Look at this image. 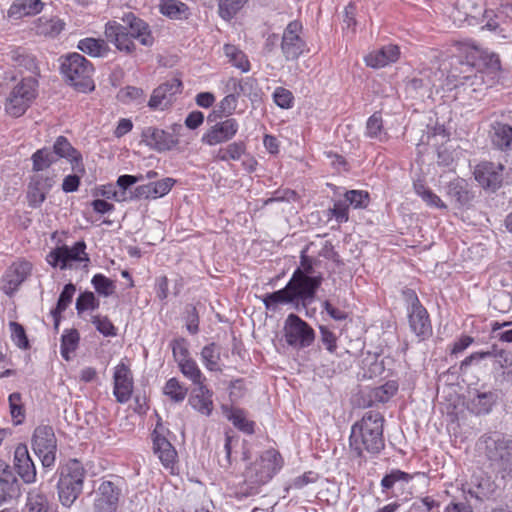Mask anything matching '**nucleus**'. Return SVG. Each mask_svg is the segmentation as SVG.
Returning a JSON list of instances; mask_svg holds the SVG:
<instances>
[{
  "instance_id": "1",
  "label": "nucleus",
  "mask_w": 512,
  "mask_h": 512,
  "mask_svg": "<svg viewBox=\"0 0 512 512\" xmlns=\"http://www.w3.org/2000/svg\"><path fill=\"white\" fill-rule=\"evenodd\" d=\"M384 417L378 411H367L362 418L351 426L349 449L359 464L367 457L378 455L385 447L383 436Z\"/></svg>"
},
{
  "instance_id": "2",
  "label": "nucleus",
  "mask_w": 512,
  "mask_h": 512,
  "mask_svg": "<svg viewBox=\"0 0 512 512\" xmlns=\"http://www.w3.org/2000/svg\"><path fill=\"white\" fill-rule=\"evenodd\" d=\"M122 21L123 24L108 21L104 29L106 39L114 44L119 51L126 54L134 52L136 45L132 39L138 40L141 45L147 47L154 44L152 31L146 21L132 12L124 14Z\"/></svg>"
},
{
  "instance_id": "3",
  "label": "nucleus",
  "mask_w": 512,
  "mask_h": 512,
  "mask_svg": "<svg viewBox=\"0 0 512 512\" xmlns=\"http://www.w3.org/2000/svg\"><path fill=\"white\" fill-rule=\"evenodd\" d=\"M282 458L274 449L264 451L244 472L242 495L247 497L258 493L261 485L266 484L281 469Z\"/></svg>"
},
{
  "instance_id": "4",
  "label": "nucleus",
  "mask_w": 512,
  "mask_h": 512,
  "mask_svg": "<svg viewBox=\"0 0 512 512\" xmlns=\"http://www.w3.org/2000/svg\"><path fill=\"white\" fill-rule=\"evenodd\" d=\"M85 477L86 470L77 459H70L59 468L57 491L63 506L70 507L80 496Z\"/></svg>"
},
{
  "instance_id": "5",
  "label": "nucleus",
  "mask_w": 512,
  "mask_h": 512,
  "mask_svg": "<svg viewBox=\"0 0 512 512\" xmlns=\"http://www.w3.org/2000/svg\"><path fill=\"white\" fill-rule=\"evenodd\" d=\"M61 73L66 80L81 92L94 89L92 79L94 67L92 63L79 53H71L62 58Z\"/></svg>"
},
{
  "instance_id": "6",
  "label": "nucleus",
  "mask_w": 512,
  "mask_h": 512,
  "mask_svg": "<svg viewBox=\"0 0 512 512\" xmlns=\"http://www.w3.org/2000/svg\"><path fill=\"white\" fill-rule=\"evenodd\" d=\"M38 94V81L35 76L23 78L9 93L5 102V111L12 117L22 116L31 106Z\"/></svg>"
},
{
  "instance_id": "7",
  "label": "nucleus",
  "mask_w": 512,
  "mask_h": 512,
  "mask_svg": "<svg viewBox=\"0 0 512 512\" xmlns=\"http://www.w3.org/2000/svg\"><path fill=\"white\" fill-rule=\"evenodd\" d=\"M124 485V479L119 476L103 478L95 490L94 511L116 512Z\"/></svg>"
},
{
  "instance_id": "8",
  "label": "nucleus",
  "mask_w": 512,
  "mask_h": 512,
  "mask_svg": "<svg viewBox=\"0 0 512 512\" xmlns=\"http://www.w3.org/2000/svg\"><path fill=\"white\" fill-rule=\"evenodd\" d=\"M322 280L321 274L317 275V278H304L300 271H294L286 284V290L291 297L292 304H301L306 307L312 303Z\"/></svg>"
},
{
  "instance_id": "9",
  "label": "nucleus",
  "mask_w": 512,
  "mask_h": 512,
  "mask_svg": "<svg viewBox=\"0 0 512 512\" xmlns=\"http://www.w3.org/2000/svg\"><path fill=\"white\" fill-rule=\"evenodd\" d=\"M488 459L503 473L512 477V438L500 435L489 436L485 440Z\"/></svg>"
},
{
  "instance_id": "10",
  "label": "nucleus",
  "mask_w": 512,
  "mask_h": 512,
  "mask_svg": "<svg viewBox=\"0 0 512 512\" xmlns=\"http://www.w3.org/2000/svg\"><path fill=\"white\" fill-rule=\"evenodd\" d=\"M280 47L287 61H295L309 51L300 21L294 20L288 23L282 34Z\"/></svg>"
},
{
  "instance_id": "11",
  "label": "nucleus",
  "mask_w": 512,
  "mask_h": 512,
  "mask_svg": "<svg viewBox=\"0 0 512 512\" xmlns=\"http://www.w3.org/2000/svg\"><path fill=\"white\" fill-rule=\"evenodd\" d=\"M284 337L289 346L302 349L312 345L315 339V332L299 316L289 314L284 323Z\"/></svg>"
},
{
  "instance_id": "12",
  "label": "nucleus",
  "mask_w": 512,
  "mask_h": 512,
  "mask_svg": "<svg viewBox=\"0 0 512 512\" xmlns=\"http://www.w3.org/2000/svg\"><path fill=\"white\" fill-rule=\"evenodd\" d=\"M32 448L44 467H51L56 460L57 440L53 428L38 426L32 437Z\"/></svg>"
},
{
  "instance_id": "13",
  "label": "nucleus",
  "mask_w": 512,
  "mask_h": 512,
  "mask_svg": "<svg viewBox=\"0 0 512 512\" xmlns=\"http://www.w3.org/2000/svg\"><path fill=\"white\" fill-rule=\"evenodd\" d=\"M46 261L52 267H59L64 270L71 267L73 262H89V256L86 253V243L77 241L72 247L62 245L52 249L46 256Z\"/></svg>"
},
{
  "instance_id": "14",
  "label": "nucleus",
  "mask_w": 512,
  "mask_h": 512,
  "mask_svg": "<svg viewBox=\"0 0 512 512\" xmlns=\"http://www.w3.org/2000/svg\"><path fill=\"white\" fill-rule=\"evenodd\" d=\"M504 169V166L500 163L483 162L476 166L474 176L483 188L496 190L504 179L506 183H512V168L510 169L511 173H506L503 176Z\"/></svg>"
},
{
  "instance_id": "15",
  "label": "nucleus",
  "mask_w": 512,
  "mask_h": 512,
  "mask_svg": "<svg viewBox=\"0 0 512 512\" xmlns=\"http://www.w3.org/2000/svg\"><path fill=\"white\" fill-rule=\"evenodd\" d=\"M239 130V123L235 118H226L215 123L201 137V142L208 146H216L231 141Z\"/></svg>"
},
{
  "instance_id": "16",
  "label": "nucleus",
  "mask_w": 512,
  "mask_h": 512,
  "mask_svg": "<svg viewBox=\"0 0 512 512\" xmlns=\"http://www.w3.org/2000/svg\"><path fill=\"white\" fill-rule=\"evenodd\" d=\"M409 325L417 337L425 339L432 333V327L427 310L420 303L414 292L410 293Z\"/></svg>"
},
{
  "instance_id": "17",
  "label": "nucleus",
  "mask_w": 512,
  "mask_h": 512,
  "mask_svg": "<svg viewBox=\"0 0 512 512\" xmlns=\"http://www.w3.org/2000/svg\"><path fill=\"white\" fill-rule=\"evenodd\" d=\"M134 388L133 376L129 366L123 361L117 364L113 373V395L117 402L127 403Z\"/></svg>"
},
{
  "instance_id": "18",
  "label": "nucleus",
  "mask_w": 512,
  "mask_h": 512,
  "mask_svg": "<svg viewBox=\"0 0 512 512\" xmlns=\"http://www.w3.org/2000/svg\"><path fill=\"white\" fill-rule=\"evenodd\" d=\"M153 450L162 465L173 472L177 460V452L164 436V428L157 425L152 433Z\"/></svg>"
},
{
  "instance_id": "19",
  "label": "nucleus",
  "mask_w": 512,
  "mask_h": 512,
  "mask_svg": "<svg viewBox=\"0 0 512 512\" xmlns=\"http://www.w3.org/2000/svg\"><path fill=\"white\" fill-rule=\"evenodd\" d=\"M141 141L150 149L160 153L169 151L178 144V140L173 134L156 127L144 128L141 133Z\"/></svg>"
},
{
  "instance_id": "20",
  "label": "nucleus",
  "mask_w": 512,
  "mask_h": 512,
  "mask_svg": "<svg viewBox=\"0 0 512 512\" xmlns=\"http://www.w3.org/2000/svg\"><path fill=\"white\" fill-rule=\"evenodd\" d=\"M181 82L178 79H171L157 88L152 92L149 99L148 106L152 110H164L168 108L174 99V96L181 90Z\"/></svg>"
},
{
  "instance_id": "21",
  "label": "nucleus",
  "mask_w": 512,
  "mask_h": 512,
  "mask_svg": "<svg viewBox=\"0 0 512 512\" xmlns=\"http://www.w3.org/2000/svg\"><path fill=\"white\" fill-rule=\"evenodd\" d=\"M32 270V264L21 260L14 262L6 271L3 278V291L7 295H12L18 287L27 279Z\"/></svg>"
},
{
  "instance_id": "22",
  "label": "nucleus",
  "mask_w": 512,
  "mask_h": 512,
  "mask_svg": "<svg viewBox=\"0 0 512 512\" xmlns=\"http://www.w3.org/2000/svg\"><path fill=\"white\" fill-rule=\"evenodd\" d=\"M14 468L26 484L36 481V467L25 444H19L14 451Z\"/></svg>"
},
{
  "instance_id": "23",
  "label": "nucleus",
  "mask_w": 512,
  "mask_h": 512,
  "mask_svg": "<svg viewBox=\"0 0 512 512\" xmlns=\"http://www.w3.org/2000/svg\"><path fill=\"white\" fill-rule=\"evenodd\" d=\"M55 181L53 177L37 174L31 177L28 185L27 199L29 206L39 207L46 199V195L53 187Z\"/></svg>"
},
{
  "instance_id": "24",
  "label": "nucleus",
  "mask_w": 512,
  "mask_h": 512,
  "mask_svg": "<svg viewBox=\"0 0 512 512\" xmlns=\"http://www.w3.org/2000/svg\"><path fill=\"white\" fill-rule=\"evenodd\" d=\"M399 57V47L394 44H388L369 52L364 57V61L368 67L379 69L395 63Z\"/></svg>"
},
{
  "instance_id": "25",
  "label": "nucleus",
  "mask_w": 512,
  "mask_h": 512,
  "mask_svg": "<svg viewBox=\"0 0 512 512\" xmlns=\"http://www.w3.org/2000/svg\"><path fill=\"white\" fill-rule=\"evenodd\" d=\"M52 152L55 156L69 160L72 164V170L74 172H79L81 174L85 173V168L82 163V156L80 152L77 151L64 136H59L56 139Z\"/></svg>"
},
{
  "instance_id": "26",
  "label": "nucleus",
  "mask_w": 512,
  "mask_h": 512,
  "mask_svg": "<svg viewBox=\"0 0 512 512\" xmlns=\"http://www.w3.org/2000/svg\"><path fill=\"white\" fill-rule=\"evenodd\" d=\"M212 396V391L205 385V383L199 384L196 385V388L190 395L188 403L200 414L210 416L214 408Z\"/></svg>"
},
{
  "instance_id": "27",
  "label": "nucleus",
  "mask_w": 512,
  "mask_h": 512,
  "mask_svg": "<svg viewBox=\"0 0 512 512\" xmlns=\"http://www.w3.org/2000/svg\"><path fill=\"white\" fill-rule=\"evenodd\" d=\"M65 28V22L58 16L43 15L33 23L34 32L43 37L55 38Z\"/></svg>"
},
{
  "instance_id": "28",
  "label": "nucleus",
  "mask_w": 512,
  "mask_h": 512,
  "mask_svg": "<svg viewBox=\"0 0 512 512\" xmlns=\"http://www.w3.org/2000/svg\"><path fill=\"white\" fill-rule=\"evenodd\" d=\"M227 87L237 95L243 94L251 101H256L260 98L261 89L257 79L254 77H245L240 81L236 78H230L227 82Z\"/></svg>"
},
{
  "instance_id": "29",
  "label": "nucleus",
  "mask_w": 512,
  "mask_h": 512,
  "mask_svg": "<svg viewBox=\"0 0 512 512\" xmlns=\"http://www.w3.org/2000/svg\"><path fill=\"white\" fill-rule=\"evenodd\" d=\"M44 6L41 0H14L8 9V16L14 19L34 16L41 13Z\"/></svg>"
},
{
  "instance_id": "30",
  "label": "nucleus",
  "mask_w": 512,
  "mask_h": 512,
  "mask_svg": "<svg viewBox=\"0 0 512 512\" xmlns=\"http://www.w3.org/2000/svg\"><path fill=\"white\" fill-rule=\"evenodd\" d=\"M158 10L171 20H187L191 15L188 5L180 0H160Z\"/></svg>"
},
{
  "instance_id": "31",
  "label": "nucleus",
  "mask_w": 512,
  "mask_h": 512,
  "mask_svg": "<svg viewBox=\"0 0 512 512\" xmlns=\"http://www.w3.org/2000/svg\"><path fill=\"white\" fill-rule=\"evenodd\" d=\"M445 193L460 206L468 204L473 197L468 190L467 182L461 178L450 181L445 187Z\"/></svg>"
},
{
  "instance_id": "32",
  "label": "nucleus",
  "mask_w": 512,
  "mask_h": 512,
  "mask_svg": "<svg viewBox=\"0 0 512 512\" xmlns=\"http://www.w3.org/2000/svg\"><path fill=\"white\" fill-rule=\"evenodd\" d=\"M77 48L94 58H104L110 52V47L104 39L87 37L79 40Z\"/></svg>"
},
{
  "instance_id": "33",
  "label": "nucleus",
  "mask_w": 512,
  "mask_h": 512,
  "mask_svg": "<svg viewBox=\"0 0 512 512\" xmlns=\"http://www.w3.org/2000/svg\"><path fill=\"white\" fill-rule=\"evenodd\" d=\"M364 135L380 143H385L389 140L390 136L384 128L381 113L375 112L367 119Z\"/></svg>"
},
{
  "instance_id": "34",
  "label": "nucleus",
  "mask_w": 512,
  "mask_h": 512,
  "mask_svg": "<svg viewBox=\"0 0 512 512\" xmlns=\"http://www.w3.org/2000/svg\"><path fill=\"white\" fill-rule=\"evenodd\" d=\"M12 64L16 67L23 68L35 75L39 74V68L36 58L23 48H17L9 53Z\"/></svg>"
},
{
  "instance_id": "35",
  "label": "nucleus",
  "mask_w": 512,
  "mask_h": 512,
  "mask_svg": "<svg viewBox=\"0 0 512 512\" xmlns=\"http://www.w3.org/2000/svg\"><path fill=\"white\" fill-rule=\"evenodd\" d=\"M226 418L241 432L254 433L255 423L247 418L246 412L240 408H224Z\"/></svg>"
},
{
  "instance_id": "36",
  "label": "nucleus",
  "mask_w": 512,
  "mask_h": 512,
  "mask_svg": "<svg viewBox=\"0 0 512 512\" xmlns=\"http://www.w3.org/2000/svg\"><path fill=\"white\" fill-rule=\"evenodd\" d=\"M21 496V484L15 474L0 480V506Z\"/></svg>"
},
{
  "instance_id": "37",
  "label": "nucleus",
  "mask_w": 512,
  "mask_h": 512,
  "mask_svg": "<svg viewBox=\"0 0 512 512\" xmlns=\"http://www.w3.org/2000/svg\"><path fill=\"white\" fill-rule=\"evenodd\" d=\"M200 359L209 371H221V348L216 343L205 345L200 353Z\"/></svg>"
},
{
  "instance_id": "38",
  "label": "nucleus",
  "mask_w": 512,
  "mask_h": 512,
  "mask_svg": "<svg viewBox=\"0 0 512 512\" xmlns=\"http://www.w3.org/2000/svg\"><path fill=\"white\" fill-rule=\"evenodd\" d=\"M414 475L401 471L399 469H393L386 474L381 480V487L383 492L398 487L404 489L405 484H408Z\"/></svg>"
},
{
  "instance_id": "39",
  "label": "nucleus",
  "mask_w": 512,
  "mask_h": 512,
  "mask_svg": "<svg viewBox=\"0 0 512 512\" xmlns=\"http://www.w3.org/2000/svg\"><path fill=\"white\" fill-rule=\"evenodd\" d=\"M496 394L489 392L477 393L469 402V409L475 414H487L496 402Z\"/></svg>"
},
{
  "instance_id": "40",
  "label": "nucleus",
  "mask_w": 512,
  "mask_h": 512,
  "mask_svg": "<svg viewBox=\"0 0 512 512\" xmlns=\"http://www.w3.org/2000/svg\"><path fill=\"white\" fill-rule=\"evenodd\" d=\"M223 52L228 62L240 69L242 72H248L250 70V62L246 54L233 44H225L223 46Z\"/></svg>"
},
{
  "instance_id": "41",
  "label": "nucleus",
  "mask_w": 512,
  "mask_h": 512,
  "mask_svg": "<svg viewBox=\"0 0 512 512\" xmlns=\"http://www.w3.org/2000/svg\"><path fill=\"white\" fill-rule=\"evenodd\" d=\"M177 365L182 375L190 380L195 386L205 383L206 377L192 357L178 363Z\"/></svg>"
},
{
  "instance_id": "42",
  "label": "nucleus",
  "mask_w": 512,
  "mask_h": 512,
  "mask_svg": "<svg viewBox=\"0 0 512 512\" xmlns=\"http://www.w3.org/2000/svg\"><path fill=\"white\" fill-rule=\"evenodd\" d=\"M492 142L500 150L512 149V127L507 124L495 126Z\"/></svg>"
},
{
  "instance_id": "43",
  "label": "nucleus",
  "mask_w": 512,
  "mask_h": 512,
  "mask_svg": "<svg viewBox=\"0 0 512 512\" xmlns=\"http://www.w3.org/2000/svg\"><path fill=\"white\" fill-rule=\"evenodd\" d=\"M26 508L28 512H48L46 495L39 488L31 489L27 493Z\"/></svg>"
},
{
  "instance_id": "44",
  "label": "nucleus",
  "mask_w": 512,
  "mask_h": 512,
  "mask_svg": "<svg viewBox=\"0 0 512 512\" xmlns=\"http://www.w3.org/2000/svg\"><path fill=\"white\" fill-rule=\"evenodd\" d=\"M415 193L430 207L437 209H447V205L430 188L421 182L414 184Z\"/></svg>"
},
{
  "instance_id": "45",
  "label": "nucleus",
  "mask_w": 512,
  "mask_h": 512,
  "mask_svg": "<svg viewBox=\"0 0 512 512\" xmlns=\"http://www.w3.org/2000/svg\"><path fill=\"white\" fill-rule=\"evenodd\" d=\"M472 485L473 488L469 489V494L481 501L489 498L494 492V484L488 477H475Z\"/></svg>"
},
{
  "instance_id": "46",
  "label": "nucleus",
  "mask_w": 512,
  "mask_h": 512,
  "mask_svg": "<svg viewBox=\"0 0 512 512\" xmlns=\"http://www.w3.org/2000/svg\"><path fill=\"white\" fill-rule=\"evenodd\" d=\"M32 170L35 172L43 171L49 168L57 158L54 153L48 148L38 149L31 156Z\"/></svg>"
},
{
  "instance_id": "47",
  "label": "nucleus",
  "mask_w": 512,
  "mask_h": 512,
  "mask_svg": "<svg viewBox=\"0 0 512 512\" xmlns=\"http://www.w3.org/2000/svg\"><path fill=\"white\" fill-rule=\"evenodd\" d=\"M262 301L265 308L271 311H275L280 304H292L286 286L278 291L264 295Z\"/></svg>"
},
{
  "instance_id": "48",
  "label": "nucleus",
  "mask_w": 512,
  "mask_h": 512,
  "mask_svg": "<svg viewBox=\"0 0 512 512\" xmlns=\"http://www.w3.org/2000/svg\"><path fill=\"white\" fill-rule=\"evenodd\" d=\"M187 388L180 381L173 377L170 378L164 386V394L174 402H182L187 395Z\"/></svg>"
},
{
  "instance_id": "49",
  "label": "nucleus",
  "mask_w": 512,
  "mask_h": 512,
  "mask_svg": "<svg viewBox=\"0 0 512 512\" xmlns=\"http://www.w3.org/2000/svg\"><path fill=\"white\" fill-rule=\"evenodd\" d=\"M248 0H219V15L224 20H231L247 3Z\"/></svg>"
},
{
  "instance_id": "50",
  "label": "nucleus",
  "mask_w": 512,
  "mask_h": 512,
  "mask_svg": "<svg viewBox=\"0 0 512 512\" xmlns=\"http://www.w3.org/2000/svg\"><path fill=\"white\" fill-rule=\"evenodd\" d=\"M10 414L14 425H20L25 419V411L22 404V396L18 392H14L8 397Z\"/></svg>"
},
{
  "instance_id": "51",
  "label": "nucleus",
  "mask_w": 512,
  "mask_h": 512,
  "mask_svg": "<svg viewBox=\"0 0 512 512\" xmlns=\"http://www.w3.org/2000/svg\"><path fill=\"white\" fill-rule=\"evenodd\" d=\"M91 284L95 291L103 297L111 296L116 289L114 281L106 277L105 275L98 273L95 274L91 279Z\"/></svg>"
},
{
  "instance_id": "52",
  "label": "nucleus",
  "mask_w": 512,
  "mask_h": 512,
  "mask_svg": "<svg viewBox=\"0 0 512 512\" xmlns=\"http://www.w3.org/2000/svg\"><path fill=\"white\" fill-rule=\"evenodd\" d=\"M75 291H76V287L72 283H68L64 286L63 291L61 292V294L59 296L57 306L52 311V315H53L56 323L58 322V315H60L62 312H64L67 309V307L70 305V303L72 302V298L75 294Z\"/></svg>"
},
{
  "instance_id": "53",
  "label": "nucleus",
  "mask_w": 512,
  "mask_h": 512,
  "mask_svg": "<svg viewBox=\"0 0 512 512\" xmlns=\"http://www.w3.org/2000/svg\"><path fill=\"white\" fill-rule=\"evenodd\" d=\"M99 306L100 301L96 298L94 293L91 291H85L78 296L75 308L77 313L80 315L85 311H94L98 309Z\"/></svg>"
},
{
  "instance_id": "54",
  "label": "nucleus",
  "mask_w": 512,
  "mask_h": 512,
  "mask_svg": "<svg viewBox=\"0 0 512 512\" xmlns=\"http://www.w3.org/2000/svg\"><path fill=\"white\" fill-rule=\"evenodd\" d=\"M79 334L76 330L65 331L61 337V355L64 359H70V353L77 348Z\"/></svg>"
},
{
  "instance_id": "55",
  "label": "nucleus",
  "mask_w": 512,
  "mask_h": 512,
  "mask_svg": "<svg viewBox=\"0 0 512 512\" xmlns=\"http://www.w3.org/2000/svg\"><path fill=\"white\" fill-rule=\"evenodd\" d=\"M345 201L348 206L355 209L366 208L370 202L369 194L363 190H350L345 193Z\"/></svg>"
},
{
  "instance_id": "56",
  "label": "nucleus",
  "mask_w": 512,
  "mask_h": 512,
  "mask_svg": "<svg viewBox=\"0 0 512 512\" xmlns=\"http://www.w3.org/2000/svg\"><path fill=\"white\" fill-rule=\"evenodd\" d=\"M238 104V95L232 91V93L226 95L218 104L217 110L214 111V114L219 113V117L226 116L230 118L234 111L236 110Z\"/></svg>"
},
{
  "instance_id": "57",
  "label": "nucleus",
  "mask_w": 512,
  "mask_h": 512,
  "mask_svg": "<svg viewBox=\"0 0 512 512\" xmlns=\"http://www.w3.org/2000/svg\"><path fill=\"white\" fill-rule=\"evenodd\" d=\"M170 347L175 362L178 364L190 358L189 344L185 338H177L171 341Z\"/></svg>"
},
{
  "instance_id": "58",
  "label": "nucleus",
  "mask_w": 512,
  "mask_h": 512,
  "mask_svg": "<svg viewBox=\"0 0 512 512\" xmlns=\"http://www.w3.org/2000/svg\"><path fill=\"white\" fill-rule=\"evenodd\" d=\"M184 321L188 332L192 335L199 332V314L194 305H187L184 312Z\"/></svg>"
},
{
  "instance_id": "59",
  "label": "nucleus",
  "mask_w": 512,
  "mask_h": 512,
  "mask_svg": "<svg viewBox=\"0 0 512 512\" xmlns=\"http://www.w3.org/2000/svg\"><path fill=\"white\" fill-rule=\"evenodd\" d=\"M273 100L280 108L289 109L293 106L294 97L288 89L277 87L273 93Z\"/></svg>"
},
{
  "instance_id": "60",
  "label": "nucleus",
  "mask_w": 512,
  "mask_h": 512,
  "mask_svg": "<svg viewBox=\"0 0 512 512\" xmlns=\"http://www.w3.org/2000/svg\"><path fill=\"white\" fill-rule=\"evenodd\" d=\"M398 391V385L395 381H389L378 387L374 391V397L377 401L385 403L389 401Z\"/></svg>"
},
{
  "instance_id": "61",
  "label": "nucleus",
  "mask_w": 512,
  "mask_h": 512,
  "mask_svg": "<svg viewBox=\"0 0 512 512\" xmlns=\"http://www.w3.org/2000/svg\"><path fill=\"white\" fill-rule=\"evenodd\" d=\"M92 323L104 336H115L117 334L116 328L106 316L95 315L92 317Z\"/></svg>"
},
{
  "instance_id": "62",
  "label": "nucleus",
  "mask_w": 512,
  "mask_h": 512,
  "mask_svg": "<svg viewBox=\"0 0 512 512\" xmlns=\"http://www.w3.org/2000/svg\"><path fill=\"white\" fill-rule=\"evenodd\" d=\"M120 97L123 101H134L142 104L145 101V93L142 88L127 86L120 91Z\"/></svg>"
},
{
  "instance_id": "63",
  "label": "nucleus",
  "mask_w": 512,
  "mask_h": 512,
  "mask_svg": "<svg viewBox=\"0 0 512 512\" xmlns=\"http://www.w3.org/2000/svg\"><path fill=\"white\" fill-rule=\"evenodd\" d=\"M10 332H11V338L13 342L22 349H25L28 347V340L26 337V333L22 325H20L17 322H10L9 323Z\"/></svg>"
},
{
  "instance_id": "64",
  "label": "nucleus",
  "mask_w": 512,
  "mask_h": 512,
  "mask_svg": "<svg viewBox=\"0 0 512 512\" xmlns=\"http://www.w3.org/2000/svg\"><path fill=\"white\" fill-rule=\"evenodd\" d=\"M329 212L338 223H345L349 219V206L345 200L336 201Z\"/></svg>"
}]
</instances>
